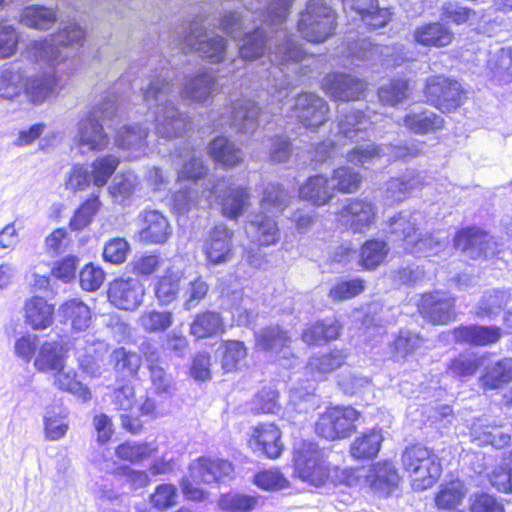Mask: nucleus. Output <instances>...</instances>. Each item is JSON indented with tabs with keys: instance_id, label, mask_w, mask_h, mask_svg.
Returning a JSON list of instances; mask_svg holds the SVG:
<instances>
[{
	"instance_id": "nucleus-1",
	"label": "nucleus",
	"mask_w": 512,
	"mask_h": 512,
	"mask_svg": "<svg viewBox=\"0 0 512 512\" xmlns=\"http://www.w3.org/2000/svg\"><path fill=\"white\" fill-rule=\"evenodd\" d=\"M293 0H272L265 11L257 14L260 25L252 33L246 32L241 44H239V54L243 60H254L263 56L267 49V30L274 34L271 39L274 40V48L269 47L270 62L273 63V70L269 72L273 75L274 84L268 87L271 93L272 103H281L287 98L288 82L283 76V69L280 65L296 63L304 58L305 52L302 47L288 35L282 28L289 8Z\"/></svg>"
},
{
	"instance_id": "nucleus-2",
	"label": "nucleus",
	"mask_w": 512,
	"mask_h": 512,
	"mask_svg": "<svg viewBox=\"0 0 512 512\" xmlns=\"http://www.w3.org/2000/svg\"><path fill=\"white\" fill-rule=\"evenodd\" d=\"M174 75V71L163 65L152 71L147 86L142 87L156 132L165 139L180 136L187 126V117L179 112L173 103Z\"/></svg>"
},
{
	"instance_id": "nucleus-3",
	"label": "nucleus",
	"mask_w": 512,
	"mask_h": 512,
	"mask_svg": "<svg viewBox=\"0 0 512 512\" xmlns=\"http://www.w3.org/2000/svg\"><path fill=\"white\" fill-rule=\"evenodd\" d=\"M419 213L401 212L389 221L390 233L395 241H401L403 248L414 255L432 256L448 244L447 238L438 232L436 236L423 233L419 227Z\"/></svg>"
},
{
	"instance_id": "nucleus-4",
	"label": "nucleus",
	"mask_w": 512,
	"mask_h": 512,
	"mask_svg": "<svg viewBox=\"0 0 512 512\" xmlns=\"http://www.w3.org/2000/svg\"><path fill=\"white\" fill-rule=\"evenodd\" d=\"M84 35L85 32L78 24L71 23L49 40L32 41L22 57L40 67L54 66L68 58L71 51L81 45Z\"/></svg>"
},
{
	"instance_id": "nucleus-5",
	"label": "nucleus",
	"mask_w": 512,
	"mask_h": 512,
	"mask_svg": "<svg viewBox=\"0 0 512 512\" xmlns=\"http://www.w3.org/2000/svg\"><path fill=\"white\" fill-rule=\"evenodd\" d=\"M401 462L415 491H424L431 488L442 473V465L438 455L433 450L420 444L406 447L402 453Z\"/></svg>"
},
{
	"instance_id": "nucleus-6",
	"label": "nucleus",
	"mask_w": 512,
	"mask_h": 512,
	"mask_svg": "<svg viewBox=\"0 0 512 512\" xmlns=\"http://www.w3.org/2000/svg\"><path fill=\"white\" fill-rule=\"evenodd\" d=\"M116 112L115 96L101 99L88 115L77 125L76 141L91 151H101L109 143L108 135L104 132L103 123L110 120Z\"/></svg>"
},
{
	"instance_id": "nucleus-7",
	"label": "nucleus",
	"mask_w": 512,
	"mask_h": 512,
	"mask_svg": "<svg viewBox=\"0 0 512 512\" xmlns=\"http://www.w3.org/2000/svg\"><path fill=\"white\" fill-rule=\"evenodd\" d=\"M330 464L323 449L311 441H299L294 444V474L311 486L327 485Z\"/></svg>"
},
{
	"instance_id": "nucleus-8",
	"label": "nucleus",
	"mask_w": 512,
	"mask_h": 512,
	"mask_svg": "<svg viewBox=\"0 0 512 512\" xmlns=\"http://www.w3.org/2000/svg\"><path fill=\"white\" fill-rule=\"evenodd\" d=\"M336 13L324 0H309L301 13L298 30L309 42L321 43L336 30Z\"/></svg>"
},
{
	"instance_id": "nucleus-9",
	"label": "nucleus",
	"mask_w": 512,
	"mask_h": 512,
	"mask_svg": "<svg viewBox=\"0 0 512 512\" xmlns=\"http://www.w3.org/2000/svg\"><path fill=\"white\" fill-rule=\"evenodd\" d=\"M210 201L215 196L222 214L232 220L240 217L249 206L250 194L246 187L234 185L230 178H211L203 192Z\"/></svg>"
},
{
	"instance_id": "nucleus-10",
	"label": "nucleus",
	"mask_w": 512,
	"mask_h": 512,
	"mask_svg": "<svg viewBox=\"0 0 512 512\" xmlns=\"http://www.w3.org/2000/svg\"><path fill=\"white\" fill-rule=\"evenodd\" d=\"M360 414L353 407H333L325 411L315 424V432L327 440L349 437L356 429Z\"/></svg>"
},
{
	"instance_id": "nucleus-11",
	"label": "nucleus",
	"mask_w": 512,
	"mask_h": 512,
	"mask_svg": "<svg viewBox=\"0 0 512 512\" xmlns=\"http://www.w3.org/2000/svg\"><path fill=\"white\" fill-rule=\"evenodd\" d=\"M183 51H196L211 63H219L226 57V40L213 33H208L201 25L189 27L180 42Z\"/></svg>"
},
{
	"instance_id": "nucleus-12",
	"label": "nucleus",
	"mask_w": 512,
	"mask_h": 512,
	"mask_svg": "<svg viewBox=\"0 0 512 512\" xmlns=\"http://www.w3.org/2000/svg\"><path fill=\"white\" fill-rule=\"evenodd\" d=\"M424 93L427 101L443 112L453 111L463 103L460 83L444 76L429 77Z\"/></svg>"
},
{
	"instance_id": "nucleus-13",
	"label": "nucleus",
	"mask_w": 512,
	"mask_h": 512,
	"mask_svg": "<svg viewBox=\"0 0 512 512\" xmlns=\"http://www.w3.org/2000/svg\"><path fill=\"white\" fill-rule=\"evenodd\" d=\"M144 296V285L137 278H117L109 284L108 300L118 309L135 311L142 305Z\"/></svg>"
},
{
	"instance_id": "nucleus-14",
	"label": "nucleus",
	"mask_w": 512,
	"mask_h": 512,
	"mask_svg": "<svg viewBox=\"0 0 512 512\" xmlns=\"http://www.w3.org/2000/svg\"><path fill=\"white\" fill-rule=\"evenodd\" d=\"M454 245L473 259L498 255L502 247L494 237L478 228L458 232L454 238Z\"/></svg>"
},
{
	"instance_id": "nucleus-15",
	"label": "nucleus",
	"mask_w": 512,
	"mask_h": 512,
	"mask_svg": "<svg viewBox=\"0 0 512 512\" xmlns=\"http://www.w3.org/2000/svg\"><path fill=\"white\" fill-rule=\"evenodd\" d=\"M225 110L226 114H221L214 124L216 129L229 126L243 134L253 133L257 129L259 108L253 101L241 100Z\"/></svg>"
},
{
	"instance_id": "nucleus-16",
	"label": "nucleus",
	"mask_w": 512,
	"mask_h": 512,
	"mask_svg": "<svg viewBox=\"0 0 512 512\" xmlns=\"http://www.w3.org/2000/svg\"><path fill=\"white\" fill-rule=\"evenodd\" d=\"M75 345L77 361L83 373L91 377L100 376L109 350L107 343L86 335L78 339Z\"/></svg>"
},
{
	"instance_id": "nucleus-17",
	"label": "nucleus",
	"mask_w": 512,
	"mask_h": 512,
	"mask_svg": "<svg viewBox=\"0 0 512 512\" xmlns=\"http://www.w3.org/2000/svg\"><path fill=\"white\" fill-rule=\"evenodd\" d=\"M298 121L307 128L316 129L328 120V103L314 93H301L292 107Z\"/></svg>"
},
{
	"instance_id": "nucleus-18",
	"label": "nucleus",
	"mask_w": 512,
	"mask_h": 512,
	"mask_svg": "<svg viewBox=\"0 0 512 512\" xmlns=\"http://www.w3.org/2000/svg\"><path fill=\"white\" fill-rule=\"evenodd\" d=\"M376 207L362 199H351L338 213V222L355 233H365L374 224Z\"/></svg>"
},
{
	"instance_id": "nucleus-19",
	"label": "nucleus",
	"mask_w": 512,
	"mask_h": 512,
	"mask_svg": "<svg viewBox=\"0 0 512 512\" xmlns=\"http://www.w3.org/2000/svg\"><path fill=\"white\" fill-rule=\"evenodd\" d=\"M233 465L227 460L200 457L189 465V476L196 483H216L231 479Z\"/></svg>"
},
{
	"instance_id": "nucleus-20",
	"label": "nucleus",
	"mask_w": 512,
	"mask_h": 512,
	"mask_svg": "<svg viewBox=\"0 0 512 512\" xmlns=\"http://www.w3.org/2000/svg\"><path fill=\"white\" fill-rule=\"evenodd\" d=\"M378 116L369 109L366 112L354 109L342 111L338 120L339 134L350 140H363L379 121Z\"/></svg>"
},
{
	"instance_id": "nucleus-21",
	"label": "nucleus",
	"mask_w": 512,
	"mask_h": 512,
	"mask_svg": "<svg viewBox=\"0 0 512 512\" xmlns=\"http://www.w3.org/2000/svg\"><path fill=\"white\" fill-rule=\"evenodd\" d=\"M323 88L335 100L355 101L363 96L367 84L355 76L338 72L324 78Z\"/></svg>"
},
{
	"instance_id": "nucleus-22",
	"label": "nucleus",
	"mask_w": 512,
	"mask_h": 512,
	"mask_svg": "<svg viewBox=\"0 0 512 512\" xmlns=\"http://www.w3.org/2000/svg\"><path fill=\"white\" fill-rule=\"evenodd\" d=\"M138 220V237L145 244H164L172 234L168 219L157 210H144L139 214Z\"/></svg>"
},
{
	"instance_id": "nucleus-23",
	"label": "nucleus",
	"mask_w": 512,
	"mask_h": 512,
	"mask_svg": "<svg viewBox=\"0 0 512 512\" xmlns=\"http://www.w3.org/2000/svg\"><path fill=\"white\" fill-rule=\"evenodd\" d=\"M233 230L225 224L214 226L204 241V253L211 264H222L232 258Z\"/></svg>"
},
{
	"instance_id": "nucleus-24",
	"label": "nucleus",
	"mask_w": 512,
	"mask_h": 512,
	"mask_svg": "<svg viewBox=\"0 0 512 512\" xmlns=\"http://www.w3.org/2000/svg\"><path fill=\"white\" fill-rule=\"evenodd\" d=\"M419 311L424 318L435 324H446L455 317L454 299L440 291L424 294Z\"/></svg>"
},
{
	"instance_id": "nucleus-25",
	"label": "nucleus",
	"mask_w": 512,
	"mask_h": 512,
	"mask_svg": "<svg viewBox=\"0 0 512 512\" xmlns=\"http://www.w3.org/2000/svg\"><path fill=\"white\" fill-rule=\"evenodd\" d=\"M449 335L459 344L489 346L501 339L503 331L497 326L466 325L455 328Z\"/></svg>"
},
{
	"instance_id": "nucleus-26",
	"label": "nucleus",
	"mask_w": 512,
	"mask_h": 512,
	"mask_svg": "<svg viewBox=\"0 0 512 512\" xmlns=\"http://www.w3.org/2000/svg\"><path fill=\"white\" fill-rule=\"evenodd\" d=\"M112 404L115 410L121 412L122 427L131 433H138L142 428V422L136 416L133 386L124 385L116 389L112 395Z\"/></svg>"
},
{
	"instance_id": "nucleus-27",
	"label": "nucleus",
	"mask_w": 512,
	"mask_h": 512,
	"mask_svg": "<svg viewBox=\"0 0 512 512\" xmlns=\"http://www.w3.org/2000/svg\"><path fill=\"white\" fill-rule=\"evenodd\" d=\"M428 176L423 172L407 171L398 178H392L386 183L384 199L386 204L393 205L406 199L409 194L421 188Z\"/></svg>"
},
{
	"instance_id": "nucleus-28",
	"label": "nucleus",
	"mask_w": 512,
	"mask_h": 512,
	"mask_svg": "<svg viewBox=\"0 0 512 512\" xmlns=\"http://www.w3.org/2000/svg\"><path fill=\"white\" fill-rule=\"evenodd\" d=\"M178 182L191 183L199 186L198 180L207 174V167L204 165L201 153L195 149L184 148L180 151L176 161Z\"/></svg>"
},
{
	"instance_id": "nucleus-29",
	"label": "nucleus",
	"mask_w": 512,
	"mask_h": 512,
	"mask_svg": "<svg viewBox=\"0 0 512 512\" xmlns=\"http://www.w3.org/2000/svg\"><path fill=\"white\" fill-rule=\"evenodd\" d=\"M402 124L411 133L425 135L443 129L444 119L430 109L418 107L406 113Z\"/></svg>"
},
{
	"instance_id": "nucleus-30",
	"label": "nucleus",
	"mask_w": 512,
	"mask_h": 512,
	"mask_svg": "<svg viewBox=\"0 0 512 512\" xmlns=\"http://www.w3.org/2000/svg\"><path fill=\"white\" fill-rule=\"evenodd\" d=\"M68 358V349L58 341H45L37 351L34 358V367L37 371L51 374L64 365Z\"/></svg>"
},
{
	"instance_id": "nucleus-31",
	"label": "nucleus",
	"mask_w": 512,
	"mask_h": 512,
	"mask_svg": "<svg viewBox=\"0 0 512 512\" xmlns=\"http://www.w3.org/2000/svg\"><path fill=\"white\" fill-rule=\"evenodd\" d=\"M298 192L300 199L318 207L328 204L334 197V188H332L329 178L323 175L309 177L299 187Z\"/></svg>"
},
{
	"instance_id": "nucleus-32",
	"label": "nucleus",
	"mask_w": 512,
	"mask_h": 512,
	"mask_svg": "<svg viewBox=\"0 0 512 512\" xmlns=\"http://www.w3.org/2000/svg\"><path fill=\"white\" fill-rule=\"evenodd\" d=\"M57 314L62 322L69 323L75 331L86 330L92 321L90 308L79 298L64 301L58 307Z\"/></svg>"
},
{
	"instance_id": "nucleus-33",
	"label": "nucleus",
	"mask_w": 512,
	"mask_h": 512,
	"mask_svg": "<svg viewBox=\"0 0 512 512\" xmlns=\"http://www.w3.org/2000/svg\"><path fill=\"white\" fill-rule=\"evenodd\" d=\"M280 437V431L274 424H261L255 427L251 443L256 451L274 459L282 453L283 446Z\"/></svg>"
},
{
	"instance_id": "nucleus-34",
	"label": "nucleus",
	"mask_w": 512,
	"mask_h": 512,
	"mask_svg": "<svg viewBox=\"0 0 512 512\" xmlns=\"http://www.w3.org/2000/svg\"><path fill=\"white\" fill-rule=\"evenodd\" d=\"M344 7L356 11L362 21L372 29L384 26L391 17V12L387 8H380L376 0H342Z\"/></svg>"
},
{
	"instance_id": "nucleus-35",
	"label": "nucleus",
	"mask_w": 512,
	"mask_h": 512,
	"mask_svg": "<svg viewBox=\"0 0 512 512\" xmlns=\"http://www.w3.org/2000/svg\"><path fill=\"white\" fill-rule=\"evenodd\" d=\"M413 37L420 45L441 48L452 43L454 33L444 24L432 22L417 27L414 30Z\"/></svg>"
},
{
	"instance_id": "nucleus-36",
	"label": "nucleus",
	"mask_w": 512,
	"mask_h": 512,
	"mask_svg": "<svg viewBox=\"0 0 512 512\" xmlns=\"http://www.w3.org/2000/svg\"><path fill=\"white\" fill-rule=\"evenodd\" d=\"M25 320L33 330H45L53 323L54 306L44 298L34 296L26 300Z\"/></svg>"
},
{
	"instance_id": "nucleus-37",
	"label": "nucleus",
	"mask_w": 512,
	"mask_h": 512,
	"mask_svg": "<svg viewBox=\"0 0 512 512\" xmlns=\"http://www.w3.org/2000/svg\"><path fill=\"white\" fill-rule=\"evenodd\" d=\"M290 342L291 339L286 331L278 326L267 327L256 334V346L258 349L275 356L282 353L283 358H286L288 355Z\"/></svg>"
},
{
	"instance_id": "nucleus-38",
	"label": "nucleus",
	"mask_w": 512,
	"mask_h": 512,
	"mask_svg": "<svg viewBox=\"0 0 512 512\" xmlns=\"http://www.w3.org/2000/svg\"><path fill=\"white\" fill-rule=\"evenodd\" d=\"M216 89L215 78L206 72H201L188 79L181 90V96L184 100L193 102H205Z\"/></svg>"
},
{
	"instance_id": "nucleus-39",
	"label": "nucleus",
	"mask_w": 512,
	"mask_h": 512,
	"mask_svg": "<svg viewBox=\"0 0 512 512\" xmlns=\"http://www.w3.org/2000/svg\"><path fill=\"white\" fill-rule=\"evenodd\" d=\"M347 358L344 350H334L310 358L306 370L314 380H321L325 375L341 367Z\"/></svg>"
},
{
	"instance_id": "nucleus-40",
	"label": "nucleus",
	"mask_w": 512,
	"mask_h": 512,
	"mask_svg": "<svg viewBox=\"0 0 512 512\" xmlns=\"http://www.w3.org/2000/svg\"><path fill=\"white\" fill-rule=\"evenodd\" d=\"M56 78L50 72L36 75L27 79L24 91L28 99L34 104H41L56 91Z\"/></svg>"
},
{
	"instance_id": "nucleus-41",
	"label": "nucleus",
	"mask_w": 512,
	"mask_h": 512,
	"mask_svg": "<svg viewBox=\"0 0 512 512\" xmlns=\"http://www.w3.org/2000/svg\"><path fill=\"white\" fill-rule=\"evenodd\" d=\"M53 375V385L62 391L69 392L82 401H88L91 398L90 390L76 379L77 373L73 368L66 365L51 373Z\"/></svg>"
},
{
	"instance_id": "nucleus-42",
	"label": "nucleus",
	"mask_w": 512,
	"mask_h": 512,
	"mask_svg": "<svg viewBox=\"0 0 512 512\" xmlns=\"http://www.w3.org/2000/svg\"><path fill=\"white\" fill-rule=\"evenodd\" d=\"M225 325L219 313L206 311L197 314L190 324V333L197 339H204L224 333Z\"/></svg>"
},
{
	"instance_id": "nucleus-43",
	"label": "nucleus",
	"mask_w": 512,
	"mask_h": 512,
	"mask_svg": "<svg viewBox=\"0 0 512 512\" xmlns=\"http://www.w3.org/2000/svg\"><path fill=\"white\" fill-rule=\"evenodd\" d=\"M145 359L155 393L170 395L174 390L173 380L161 365L160 354L156 351L145 353Z\"/></svg>"
},
{
	"instance_id": "nucleus-44",
	"label": "nucleus",
	"mask_w": 512,
	"mask_h": 512,
	"mask_svg": "<svg viewBox=\"0 0 512 512\" xmlns=\"http://www.w3.org/2000/svg\"><path fill=\"white\" fill-rule=\"evenodd\" d=\"M57 21V14L54 9L41 6L30 5L25 7L20 15V22L33 29L47 30Z\"/></svg>"
},
{
	"instance_id": "nucleus-45",
	"label": "nucleus",
	"mask_w": 512,
	"mask_h": 512,
	"mask_svg": "<svg viewBox=\"0 0 512 512\" xmlns=\"http://www.w3.org/2000/svg\"><path fill=\"white\" fill-rule=\"evenodd\" d=\"M146 137L147 129L138 125H125L117 131L115 144L121 149L133 151L134 157H138L144 151Z\"/></svg>"
},
{
	"instance_id": "nucleus-46",
	"label": "nucleus",
	"mask_w": 512,
	"mask_h": 512,
	"mask_svg": "<svg viewBox=\"0 0 512 512\" xmlns=\"http://www.w3.org/2000/svg\"><path fill=\"white\" fill-rule=\"evenodd\" d=\"M209 154L216 162L230 167L243 160L242 150L225 137H217L210 143Z\"/></svg>"
},
{
	"instance_id": "nucleus-47",
	"label": "nucleus",
	"mask_w": 512,
	"mask_h": 512,
	"mask_svg": "<svg viewBox=\"0 0 512 512\" xmlns=\"http://www.w3.org/2000/svg\"><path fill=\"white\" fill-rule=\"evenodd\" d=\"M290 199L291 195L280 184L270 183L263 191L260 207L263 213L277 215L287 208Z\"/></svg>"
},
{
	"instance_id": "nucleus-48",
	"label": "nucleus",
	"mask_w": 512,
	"mask_h": 512,
	"mask_svg": "<svg viewBox=\"0 0 512 512\" xmlns=\"http://www.w3.org/2000/svg\"><path fill=\"white\" fill-rule=\"evenodd\" d=\"M382 441L380 430H369L353 441L350 453L356 459H371L378 454Z\"/></svg>"
},
{
	"instance_id": "nucleus-49",
	"label": "nucleus",
	"mask_w": 512,
	"mask_h": 512,
	"mask_svg": "<svg viewBox=\"0 0 512 512\" xmlns=\"http://www.w3.org/2000/svg\"><path fill=\"white\" fill-rule=\"evenodd\" d=\"M371 487L375 491L389 494L397 485L398 474L392 463H378L367 475Z\"/></svg>"
},
{
	"instance_id": "nucleus-50",
	"label": "nucleus",
	"mask_w": 512,
	"mask_h": 512,
	"mask_svg": "<svg viewBox=\"0 0 512 512\" xmlns=\"http://www.w3.org/2000/svg\"><path fill=\"white\" fill-rule=\"evenodd\" d=\"M26 75L18 65L0 71V98L11 100L18 97L24 89Z\"/></svg>"
},
{
	"instance_id": "nucleus-51",
	"label": "nucleus",
	"mask_w": 512,
	"mask_h": 512,
	"mask_svg": "<svg viewBox=\"0 0 512 512\" xmlns=\"http://www.w3.org/2000/svg\"><path fill=\"white\" fill-rule=\"evenodd\" d=\"M471 435L479 445L489 444L497 449L504 447L510 441V435L496 424L475 423Z\"/></svg>"
},
{
	"instance_id": "nucleus-52",
	"label": "nucleus",
	"mask_w": 512,
	"mask_h": 512,
	"mask_svg": "<svg viewBox=\"0 0 512 512\" xmlns=\"http://www.w3.org/2000/svg\"><path fill=\"white\" fill-rule=\"evenodd\" d=\"M249 233L253 234L259 245H272L279 240L277 224L270 216L256 215L250 221Z\"/></svg>"
},
{
	"instance_id": "nucleus-53",
	"label": "nucleus",
	"mask_w": 512,
	"mask_h": 512,
	"mask_svg": "<svg viewBox=\"0 0 512 512\" xmlns=\"http://www.w3.org/2000/svg\"><path fill=\"white\" fill-rule=\"evenodd\" d=\"M181 185L180 189L173 196V207L178 213H186L191 208L196 207L201 201L205 203H209L206 196H203V189L200 192L199 186H194L191 183H179Z\"/></svg>"
},
{
	"instance_id": "nucleus-54",
	"label": "nucleus",
	"mask_w": 512,
	"mask_h": 512,
	"mask_svg": "<svg viewBox=\"0 0 512 512\" xmlns=\"http://www.w3.org/2000/svg\"><path fill=\"white\" fill-rule=\"evenodd\" d=\"M491 77L498 81H509L512 76V49L501 48L492 52L487 62Z\"/></svg>"
},
{
	"instance_id": "nucleus-55",
	"label": "nucleus",
	"mask_w": 512,
	"mask_h": 512,
	"mask_svg": "<svg viewBox=\"0 0 512 512\" xmlns=\"http://www.w3.org/2000/svg\"><path fill=\"white\" fill-rule=\"evenodd\" d=\"M180 279V273L169 269L155 283V296L161 305H169L176 300L180 291Z\"/></svg>"
},
{
	"instance_id": "nucleus-56",
	"label": "nucleus",
	"mask_w": 512,
	"mask_h": 512,
	"mask_svg": "<svg viewBox=\"0 0 512 512\" xmlns=\"http://www.w3.org/2000/svg\"><path fill=\"white\" fill-rule=\"evenodd\" d=\"M340 326L336 321L318 322L306 329L302 339L308 345H320L339 336Z\"/></svg>"
},
{
	"instance_id": "nucleus-57",
	"label": "nucleus",
	"mask_w": 512,
	"mask_h": 512,
	"mask_svg": "<svg viewBox=\"0 0 512 512\" xmlns=\"http://www.w3.org/2000/svg\"><path fill=\"white\" fill-rule=\"evenodd\" d=\"M119 159L114 155L96 158L89 166L92 184L101 188L105 186L119 165Z\"/></svg>"
},
{
	"instance_id": "nucleus-58",
	"label": "nucleus",
	"mask_w": 512,
	"mask_h": 512,
	"mask_svg": "<svg viewBox=\"0 0 512 512\" xmlns=\"http://www.w3.org/2000/svg\"><path fill=\"white\" fill-rule=\"evenodd\" d=\"M512 380V359L506 358L496 362L486 369L481 381L484 387L490 389L499 388Z\"/></svg>"
},
{
	"instance_id": "nucleus-59",
	"label": "nucleus",
	"mask_w": 512,
	"mask_h": 512,
	"mask_svg": "<svg viewBox=\"0 0 512 512\" xmlns=\"http://www.w3.org/2000/svg\"><path fill=\"white\" fill-rule=\"evenodd\" d=\"M101 205L99 195L97 194H93L84 201L70 219L69 226L71 230L81 231L89 226L96 213L100 210Z\"/></svg>"
},
{
	"instance_id": "nucleus-60",
	"label": "nucleus",
	"mask_w": 512,
	"mask_h": 512,
	"mask_svg": "<svg viewBox=\"0 0 512 512\" xmlns=\"http://www.w3.org/2000/svg\"><path fill=\"white\" fill-rule=\"evenodd\" d=\"M329 181L334 192L354 193L360 187L361 175L353 168L342 166L333 171Z\"/></svg>"
},
{
	"instance_id": "nucleus-61",
	"label": "nucleus",
	"mask_w": 512,
	"mask_h": 512,
	"mask_svg": "<svg viewBox=\"0 0 512 512\" xmlns=\"http://www.w3.org/2000/svg\"><path fill=\"white\" fill-rule=\"evenodd\" d=\"M388 251L389 248L383 241H366L361 248L359 263L365 269H375L384 261Z\"/></svg>"
},
{
	"instance_id": "nucleus-62",
	"label": "nucleus",
	"mask_w": 512,
	"mask_h": 512,
	"mask_svg": "<svg viewBox=\"0 0 512 512\" xmlns=\"http://www.w3.org/2000/svg\"><path fill=\"white\" fill-rule=\"evenodd\" d=\"M464 496L465 490L462 482L451 481L440 486L435 503L439 509H453L461 504Z\"/></svg>"
},
{
	"instance_id": "nucleus-63",
	"label": "nucleus",
	"mask_w": 512,
	"mask_h": 512,
	"mask_svg": "<svg viewBox=\"0 0 512 512\" xmlns=\"http://www.w3.org/2000/svg\"><path fill=\"white\" fill-rule=\"evenodd\" d=\"M258 503L259 497L257 496L228 493L220 498L218 505L224 512H251L258 506Z\"/></svg>"
},
{
	"instance_id": "nucleus-64",
	"label": "nucleus",
	"mask_w": 512,
	"mask_h": 512,
	"mask_svg": "<svg viewBox=\"0 0 512 512\" xmlns=\"http://www.w3.org/2000/svg\"><path fill=\"white\" fill-rule=\"evenodd\" d=\"M485 356L475 353H463L453 359L448 367V372L455 377H467L476 373L484 363Z\"/></svg>"
}]
</instances>
